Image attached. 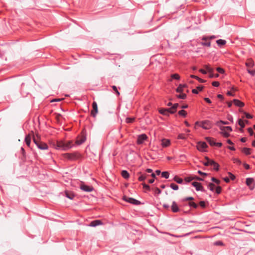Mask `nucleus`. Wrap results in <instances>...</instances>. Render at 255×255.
Here are the masks:
<instances>
[{
    "label": "nucleus",
    "instance_id": "4468645a",
    "mask_svg": "<svg viewBox=\"0 0 255 255\" xmlns=\"http://www.w3.org/2000/svg\"><path fill=\"white\" fill-rule=\"evenodd\" d=\"M31 136H32V133L31 132V133L26 135L25 138V141L26 142V144L29 147L30 146L31 142Z\"/></svg>",
    "mask_w": 255,
    "mask_h": 255
},
{
    "label": "nucleus",
    "instance_id": "338daca9",
    "mask_svg": "<svg viewBox=\"0 0 255 255\" xmlns=\"http://www.w3.org/2000/svg\"><path fill=\"white\" fill-rule=\"evenodd\" d=\"M56 120H57V122H59L60 121L61 115H59V114H57L56 116Z\"/></svg>",
    "mask_w": 255,
    "mask_h": 255
},
{
    "label": "nucleus",
    "instance_id": "09e8293b",
    "mask_svg": "<svg viewBox=\"0 0 255 255\" xmlns=\"http://www.w3.org/2000/svg\"><path fill=\"white\" fill-rule=\"evenodd\" d=\"M211 180L212 181L215 182L217 184H219L220 183V181L219 180L216 179L214 177H212Z\"/></svg>",
    "mask_w": 255,
    "mask_h": 255
},
{
    "label": "nucleus",
    "instance_id": "a211bd4d",
    "mask_svg": "<svg viewBox=\"0 0 255 255\" xmlns=\"http://www.w3.org/2000/svg\"><path fill=\"white\" fill-rule=\"evenodd\" d=\"M210 165L212 166L214 170L217 171L219 170V165L214 160H212V161H210Z\"/></svg>",
    "mask_w": 255,
    "mask_h": 255
},
{
    "label": "nucleus",
    "instance_id": "bb28decb",
    "mask_svg": "<svg viewBox=\"0 0 255 255\" xmlns=\"http://www.w3.org/2000/svg\"><path fill=\"white\" fill-rule=\"evenodd\" d=\"M85 139H86V137L85 136H83L81 138V139H77L76 141V143L77 144H79V145L81 144L85 141Z\"/></svg>",
    "mask_w": 255,
    "mask_h": 255
},
{
    "label": "nucleus",
    "instance_id": "864d4df0",
    "mask_svg": "<svg viewBox=\"0 0 255 255\" xmlns=\"http://www.w3.org/2000/svg\"><path fill=\"white\" fill-rule=\"evenodd\" d=\"M222 188L220 186H218L216 189V192L217 194H220L221 192Z\"/></svg>",
    "mask_w": 255,
    "mask_h": 255
},
{
    "label": "nucleus",
    "instance_id": "e2e57ef3",
    "mask_svg": "<svg viewBox=\"0 0 255 255\" xmlns=\"http://www.w3.org/2000/svg\"><path fill=\"white\" fill-rule=\"evenodd\" d=\"M178 138L179 139H185V137L184 134H180L178 135Z\"/></svg>",
    "mask_w": 255,
    "mask_h": 255
},
{
    "label": "nucleus",
    "instance_id": "8fccbe9b",
    "mask_svg": "<svg viewBox=\"0 0 255 255\" xmlns=\"http://www.w3.org/2000/svg\"><path fill=\"white\" fill-rule=\"evenodd\" d=\"M217 71L219 73H221V74L224 73V72H225L223 68H220V67H218V68H217Z\"/></svg>",
    "mask_w": 255,
    "mask_h": 255
},
{
    "label": "nucleus",
    "instance_id": "f8f14e48",
    "mask_svg": "<svg viewBox=\"0 0 255 255\" xmlns=\"http://www.w3.org/2000/svg\"><path fill=\"white\" fill-rule=\"evenodd\" d=\"M192 184L194 187L196 188V190L202 191H204V188L201 185V183L197 182H193Z\"/></svg>",
    "mask_w": 255,
    "mask_h": 255
},
{
    "label": "nucleus",
    "instance_id": "72a5a7b5",
    "mask_svg": "<svg viewBox=\"0 0 255 255\" xmlns=\"http://www.w3.org/2000/svg\"><path fill=\"white\" fill-rule=\"evenodd\" d=\"M161 175L163 177L165 178L166 179L168 178L169 174L167 171H164L162 172Z\"/></svg>",
    "mask_w": 255,
    "mask_h": 255
},
{
    "label": "nucleus",
    "instance_id": "a19ab883",
    "mask_svg": "<svg viewBox=\"0 0 255 255\" xmlns=\"http://www.w3.org/2000/svg\"><path fill=\"white\" fill-rule=\"evenodd\" d=\"M194 179H195V177H194V176H190V177L185 178V180L187 182H189Z\"/></svg>",
    "mask_w": 255,
    "mask_h": 255
},
{
    "label": "nucleus",
    "instance_id": "aec40b11",
    "mask_svg": "<svg viewBox=\"0 0 255 255\" xmlns=\"http://www.w3.org/2000/svg\"><path fill=\"white\" fill-rule=\"evenodd\" d=\"M161 144L163 147H167L170 144V140L166 139H163L162 140Z\"/></svg>",
    "mask_w": 255,
    "mask_h": 255
},
{
    "label": "nucleus",
    "instance_id": "cd10ccee",
    "mask_svg": "<svg viewBox=\"0 0 255 255\" xmlns=\"http://www.w3.org/2000/svg\"><path fill=\"white\" fill-rule=\"evenodd\" d=\"M206 161L203 162V164L205 166H209L210 165V161L212 160L210 159L208 157H205Z\"/></svg>",
    "mask_w": 255,
    "mask_h": 255
},
{
    "label": "nucleus",
    "instance_id": "a878e982",
    "mask_svg": "<svg viewBox=\"0 0 255 255\" xmlns=\"http://www.w3.org/2000/svg\"><path fill=\"white\" fill-rule=\"evenodd\" d=\"M159 112L161 114H162L163 115L165 116H168V110L167 109H160L159 110Z\"/></svg>",
    "mask_w": 255,
    "mask_h": 255
},
{
    "label": "nucleus",
    "instance_id": "0e129e2a",
    "mask_svg": "<svg viewBox=\"0 0 255 255\" xmlns=\"http://www.w3.org/2000/svg\"><path fill=\"white\" fill-rule=\"evenodd\" d=\"M199 204L203 208H204L205 207V203L204 201L200 202Z\"/></svg>",
    "mask_w": 255,
    "mask_h": 255
},
{
    "label": "nucleus",
    "instance_id": "4be33fe9",
    "mask_svg": "<svg viewBox=\"0 0 255 255\" xmlns=\"http://www.w3.org/2000/svg\"><path fill=\"white\" fill-rule=\"evenodd\" d=\"M65 150H67L72 147V142L71 141H68L66 142H65Z\"/></svg>",
    "mask_w": 255,
    "mask_h": 255
},
{
    "label": "nucleus",
    "instance_id": "603ef678",
    "mask_svg": "<svg viewBox=\"0 0 255 255\" xmlns=\"http://www.w3.org/2000/svg\"><path fill=\"white\" fill-rule=\"evenodd\" d=\"M233 162L234 163H238L239 164L241 163V161L238 158H234L233 159Z\"/></svg>",
    "mask_w": 255,
    "mask_h": 255
},
{
    "label": "nucleus",
    "instance_id": "b1692460",
    "mask_svg": "<svg viewBox=\"0 0 255 255\" xmlns=\"http://www.w3.org/2000/svg\"><path fill=\"white\" fill-rule=\"evenodd\" d=\"M186 85L180 84L176 89V91L179 93H182L183 91V88L186 87Z\"/></svg>",
    "mask_w": 255,
    "mask_h": 255
},
{
    "label": "nucleus",
    "instance_id": "37998d69",
    "mask_svg": "<svg viewBox=\"0 0 255 255\" xmlns=\"http://www.w3.org/2000/svg\"><path fill=\"white\" fill-rule=\"evenodd\" d=\"M189 205L191 207H192L194 208H197L198 205L194 202H191L189 203Z\"/></svg>",
    "mask_w": 255,
    "mask_h": 255
},
{
    "label": "nucleus",
    "instance_id": "bf43d9fd",
    "mask_svg": "<svg viewBox=\"0 0 255 255\" xmlns=\"http://www.w3.org/2000/svg\"><path fill=\"white\" fill-rule=\"evenodd\" d=\"M179 106V104L178 103L174 104L172 106V109L173 110H175L176 111L177 107Z\"/></svg>",
    "mask_w": 255,
    "mask_h": 255
},
{
    "label": "nucleus",
    "instance_id": "f704fd0d",
    "mask_svg": "<svg viewBox=\"0 0 255 255\" xmlns=\"http://www.w3.org/2000/svg\"><path fill=\"white\" fill-rule=\"evenodd\" d=\"M178 114L180 116H183L185 117L187 115V112L185 111L182 110L178 112Z\"/></svg>",
    "mask_w": 255,
    "mask_h": 255
},
{
    "label": "nucleus",
    "instance_id": "de8ad7c7",
    "mask_svg": "<svg viewBox=\"0 0 255 255\" xmlns=\"http://www.w3.org/2000/svg\"><path fill=\"white\" fill-rule=\"evenodd\" d=\"M239 125L242 128H244L245 127L244 122L241 119L239 120Z\"/></svg>",
    "mask_w": 255,
    "mask_h": 255
},
{
    "label": "nucleus",
    "instance_id": "0eeeda50",
    "mask_svg": "<svg viewBox=\"0 0 255 255\" xmlns=\"http://www.w3.org/2000/svg\"><path fill=\"white\" fill-rule=\"evenodd\" d=\"M123 199L128 202V203H130L131 204H134V205H138L140 204V202L132 198H130V197H128L126 196H123Z\"/></svg>",
    "mask_w": 255,
    "mask_h": 255
},
{
    "label": "nucleus",
    "instance_id": "6e6552de",
    "mask_svg": "<svg viewBox=\"0 0 255 255\" xmlns=\"http://www.w3.org/2000/svg\"><path fill=\"white\" fill-rule=\"evenodd\" d=\"M201 126L205 129H210L212 127V124L209 121H204L202 122Z\"/></svg>",
    "mask_w": 255,
    "mask_h": 255
},
{
    "label": "nucleus",
    "instance_id": "473e14b6",
    "mask_svg": "<svg viewBox=\"0 0 255 255\" xmlns=\"http://www.w3.org/2000/svg\"><path fill=\"white\" fill-rule=\"evenodd\" d=\"M135 120L134 118H127L126 119V122L127 123H132Z\"/></svg>",
    "mask_w": 255,
    "mask_h": 255
},
{
    "label": "nucleus",
    "instance_id": "9d476101",
    "mask_svg": "<svg viewBox=\"0 0 255 255\" xmlns=\"http://www.w3.org/2000/svg\"><path fill=\"white\" fill-rule=\"evenodd\" d=\"M246 184L251 190H253L255 187L254 180L253 178H247L246 179Z\"/></svg>",
    "mask_w": 255,
    "mask_h": 255
},
{
    "label": "nucleus",
    "instance_id": "58836bf2",
    "mask_svg": "<svg viewBox=\"0 0 255 255\" xmlns=\"http://www.w3.org/2000/svg\"><path fill=\"white\" fill-rule=\"evenodd\" d=\"M167 110H168V115H169V114H174L176 111L175 110H173L172 107L170 108L167 109Z\"/></svg>",
    "mask_w": 255,
    "mask_h": 255
},
{
    "label": "nucleus",
    "instance_id": "1a4fd4ad",
    "mask_svg": "<svg viewBox=\"0 0 255 255\" xmlns=\"http://www.w3.org/2000/svg\"><path fill=\"white\" fill-rule=\"evenodd\" d=\"M93 110L91 112V115L93 117H95L98 112V106L96 102H94L92 104Z\"/></svg>",
    "mask_w": 255,
    "mask_h": 255
},
{
    "label": "nucleus",
    "instance_id": "6e6d98bb",
    "mask_svg": "<svg viewBox=\"0 0 255 255\" xmlns=\"http://www.w3.org/2000/svg\"><path fill=\"white\" fill-rule=\"evenodd\" d=\"M142 185H143V187L144 188L146 189L147 190H150V187H149V185H146L145 183H143Z\"/></svg>",
    "mask_w": 255,
    "mask_h": 255
},
{
    "label": "nucleus",
    "instance_id": "e433bc0d",
    "mask_svg": "<svg viewBox=\"0 0 255 255\" xmlns=\"http://www.w3.org/2000/svg\"><path fill=\"white\" fill-rule=\"evenodd\" d=\"M177 97L181 99H185L186 98V95L185 94L182 93L179 95H178Z\"/></svg>",
    "mask_w": 255,
    "mask_h": 255
},
{
    "label": "nucleus",
    "instance_id": "ddd939ff",
    "mask_svg": "<svg viewBox=\"0 0 255 255\" xmlns=\"http://www.w3.org/2000/svg\"><path fill=\"white\" fill-rule=\"evenodd\" d=\"M63 156L68 159L73 160L76 158L77 155L76 153H65Z\"/></svg>",
    "mask_w": 255,
    "mask_h": 255
},
{
    "label": "nucleus",
    "instance_id": "680f3d73",
    "mask_svg": "<svg viewBox=\"0 0 255 255\" xmlns=\"http://www.w3.org/2000/svg\"><path fill=\"white\" fill-rule=\"evenodd\" d=\"M194 198L192 197H186L185 199H183V201H190V200H193Z\"/></svg>",
    "mask_w": 255,
    "mask_h": 255
},
{
    "label": "nucleus",
    "instance_id": "3c124183",
    "mask_svg": "<svg viewBox=\"0 0 255 255\" xmlns=\"http://www.w3.org/2000/svg\"><path fill=\"white\" fill-rule=\"evenodd\" d=\"M154 191L155 193H156V194H159L161 193V190L157 187H156L154 189Z\"/></svg>",
    "mask_w": 255,
    "mask_h": 255
},
{
    "label": "nucleus",
    "instance_id": "f03ea898",
    "mask_svg": "<svg viewBox=\"0 0 255 255\" xmlns=\"http://www.w3.org/2000/svg\"><path fill=\"white\" fill-rule=\"evenodd\" d=\"M245 65L247 67L248 72L252 76H254L255 75V69H251V68H253L255 65L254 61L252 59H248Z\"/></svg>",
    "mask_w": 255,
    "mask_h": 255
},
{
    "label": "nucleus",
    "instance_id": "79ce46f5",
    "mask_svg": "<svg viewBox=\"0 0 255 255\" xmlns=\"http://www.w3.org/2000/svg\"><path fill=\"white\" fill-rule=\"evenodd\" d=\"M171 77L173 79L179 80L180 79V76L177 74H174L171 75Z\"/></svg>",
    "mask_w": 255,
    "mask_h": 255
},
{
    "label": "nucleus",
    "instance_id": "6ab92c4d",
    "mask_svg": "<svg viewBox=\"0 0 255 255\" xmlns=\"http://www.w3.org/2000/svg\"><path fill=\"white\" fill-rule=\"evenodd\" d=\"M233 102L234 104L238 107H242L244 106V103L239 100L234 99Z\"/></svg>",
    "mask_w": 255,
    "mask_h": 255
},
{
    "label": "nucleus",
    "instance_id": "412c9836",
    "mask_svg": "<svg viewBox=\"0 0 255 255\" xmlns=\"http://www.w3.org/2000/svg\"><path fill=\"white\" fill-rule=\"evenodd\" d=\"M206 140L209 142V143L213 146L215 145L216 142L214 140V139L209 137H206Z\"/></svg>",
    "mask_w": 255,
    "mask_h": 255
},
{
    "label": "nucleus",
    "instance_id": "20e7f679",
    "mask_svg": "<svg viewBox=\"0 0 255 255\" xmlns=\"http://www.w3.org/2000/svg\"><path fill=\"white\" fill-rule=\"evenodd\" d=\"M220 129L222 131V134L225 137H228L229 136V132H231L232 130L231 127H220Z\"/></svg>",
    "mask_w": 255,
    "mask_h": 255
},
{
    "label": "nucleus",
    "instance_id": "c03bdc74",
    "mask_svg": "<svg viewBox=\"0 0 255 255\" xmlns=\"http://www.w3.org/2000/svg\"><path fill=\"white\" fill-rule=\"evenodd\" d=\"M214 244L215 246H224V243L220 241L216 242L215 243H214Z\"/></svg>",
    "mask_w": 255,
    "mask_h": 255
},
{
    "label": "nucleus",
    "instance_id": "69168bd1",
    "mask_svg": "<svg viewBox=\"0 0 255 255\" xmlns=\"http://www.w3.org/2000/svg\"><path fill=\"white\" fill-rule=\"evenodd\" d=\"M248 131L250 133L251 135H253L254 131H253V129L252 128H248Z\"/></svg>",
    "mask_w": 255,
    "mask_h": 255
},
{
    "label": "nucleus",
    "instance_id": "5fc2aeb1",
    "mask_svg": "<svg viewBox=\"0 0 255 255\" xmlns=\"http://www.w3.org/2000/svg\"><path fill=\"white\" fill-rule=\"evenodd\" d=\"M220 85V83L218 81H214L212 82V85L215 87H218Z\"/></svg>",
    "mask_w": 255,
    "mask_h": 255
},
{
    "label": "nucleus",
    "instance_id": "2eb2a0df",
    "mask_svg": "<svg viewBox=\"0 0 255 255\" xmlns=\"http://www.w3.org/2000/svg\"><path fill=\"white\" fill-rule=\"evenodd\" d=\"M65 196L69 199L72 200L75 197V194L73 192L65 191Z\"/></svg>",
    "mask_w": 255,
    "mask_h": 255
},
{
    "label": "nucleus",
    "instance_id": "c9c22d12",
    "mask_svg": "<svg viewBox=\"0 0 255 255\" xmlns=\"http://www.w3.org/2000/svg\"><path fill=\"white\" fill-rule=\"evenodd\" d=\"M170 187L174 190H177L178 189V186L175 184L172 183L170 184Z\"/></svg>",
    "mask_w": 255,
    "mask_h": 255
},
{
    "label": "nucleus",
    "instance_id": "774afa93",
    "mask_svg": "<svg viewBox=\"0 0 255 255\" xmlns=\"http://www.w3.org/2000/svg\"><path fill=\"white\" fill-rule=\"evenodd\" d=\"M245 114L246 117L247 118H248V119L252 118V116L251 115H250L249 114L245 113Z\"/></svg>",
    "mask_w": 255,
    "mask_h": 255
},
{
    "label": "nucleus",
    "instance_id": "13d9d810",
    "mask_svg": "<svg viewBox=\"0 0 255 255\" xmlns=\"http://www.w3.org/2000/svg\"><path fill=\"white\" fill-rule=\"evenodd\" d=\"M202 44L203 45H205V46H207L208 47H210L211 46V43L210 42H202Z\"/></svg>",
    "mask_w": 255,
    "mask_h": 255
},
{
    "label": "nucleus",
    "instance_id": "9b49d317",
    "mask_svg": "<svg viewBox=\"0 0 255 255\" xmlns=\"http://www.w3.org/2000/svg\"><path fill=\"white\" fill-rule=\"evenodd\" d=\"M147 138V136L145 134H142L141 135H139L138 136L137 138V143L138 144H141L143 142L144 140H145Z\"/></svg>",
    "mask_w": 255,
    "mask_h": 255
},
{
    "label": "nucleus",
    "instance_id": "393cba45",
    "mask_svg": "<svg viewBox=\"0 0 255 255\" xmlns=\"http://www.w3.org/2000/svg\"><path fill=\"white\" fill-rule=\"evenodd\" d=\"M251 149L250 148L246 147L243 148L242 149V151L246 155H250L251 154Z\"/></svg>",
    "mask_w": 255,
    "mask_h": 255
},
{
    "label": "nucleus",
    "instance_id": "f257e3e1",
    "mask_svg": "<svg viewBox=\"0 0 255 255\" xmlns=\"http://www.w3.org/2000/svg\"><path fill=\"white\" fill-rule=\"evenodd\" d=\"M31 132L32 133L33 140L37 146L40 149H47L48 148L47 145L40 141V136L38 134H36L34 135V132L32 131H31Z\"/></svg>",
    "mask_w": 255,
    "mask_h": 255
},
{
    "label": "nucleus",
    "instance_id": "5701e85b",
    "mask_svg": "<svg viewBox=\"0 0 255 255\" xmlns=\"http://www.w3.org/2000/svg\"><path fill=\"white\" fill-rule=\"evenodd\" d=\"M122 176L125 179H128L129 177V173L126 170H123L121 172Z\"/></svg>",
    "mask_w": 255,
    "mask_h": 255
},
{
    "label": "nucleus",
    "instance_id": "4d7b16f0",
    "mask_svg": "<svg viewBox=\"0 0 255 255\" xmlns=\"http://www.w3.org/2000/svg\"><path fill=\"white\" fill-rule=\"evenodd\" d=\"M112 88L113 89V90L116 92V93L118 95H120V93L118 91V89H117V88L116 87V86H112Z\"/></svg>",
    "mask_w": 255,
    "mask_h": 255
},
{
    "label": "nucleus",
    "instance_id": "7ed1b4c3",
    "mask_svg": "<svg viewBox=\"0 0 255 255\" xmlns=\"http://www.w3.org/2000/svg\"><path fill=\"white\" fill-rule=\"evenodd\" d=\"M79 186L82 190L87 192H92L94 190L93 186L87 185L82 181H80Z\"/></svg>",
    "mask_w": 255,
    "mask_h": 255
},
{
    "label": "nucleus",
    "instance_id": "2f4dec72",
    "mask_svg": "<svg viewBox=\"0 0 255 255\" xmlns=\"http://www.w3.org/2000/svg\"><path fill=\"white\" fill-rule=\"evenodd\" d=\"M174 180L179 184L182 183L183 182V180L177 176L174 177Z\"/></svg>",
    "mask_w": 255,
    "mask_h": 255
},
{
    "label": "nucleus",
    "instance_id": "dca6fc26",
    "mask_svg": "<svg viewBox=\"0 0 255 255\" xmlns=\"http://www.w3.org/2000/svg\"><path fill=\"white\" fill-rule=\"evenodd\" d=\"M171 209L173 212H177L179 211V209L175 201H173L172 202V204L171 206Z\"/></svg>",
    "mask_w": 255,
    "mask_h": 255
},
{
    "label": "nucleus",
    "instance_id": "49530a36",
    "mask_svg": "<svg viewBox=\"0 0 255 255\" xmlns=\"http://www.w3.org/2000/svg\"><path fill=\"white\" fill-rule=\"evenodd\" d=\"M146 178V176L144 175H141L139 177H138V180L140 181H143L144 180H145Z\"/></svg>",
    "mask_w": 255,
    "mask_h": 255
},
{
    "label": "nucleus",
    "instance_id": "f3484780",
    "mask_svg": "<svg viewBox=\"0 0 255 255\" xmlns=\"http://www.w3.org/2000/svg\"><path fill=\"white\" fill-rule=\"evenodd\" d=\"M102 222L100 220H95L91 222L90 226L91 227H96L97 226L101 225Z\"/></svg>",
    "mask_w": 255,
    "mask_h": 255
},
{
    "label": "nucleus",
    "instance_id": "423d86ee",
    "mask_svg": "<svg viewBox=\"0 0 255 255\" xmlns=\"http://www.w3.org/2000/svg\"><path fill=\"white\" fill-rule=\"evenodd\" d=\"M207 145L205 142H198L197 145V148L200 151H205L206 148L207 147Z\"/></svg>",
    "mask_w": 255,
    "mask_h": 255
},
{
    "label": "nucleus",
    "instance_id": "7c9ffc66",
    "mask_svg": "<svg viewBox=\"0 0 255 255\" xmlns=\"http://www.w3.org/2000/svg\"><path fill=\"white\" fill-rule=\"evenodd\" d=\"M221 124L227 125V124H228V122H224L223 121H220L216 123V125L217 126L219 127V128H220V127H223L221 125Z\"/></svg>",
    "mask_w": 255,
    "mask_h": 255
},
{
    "label": "nucleus",
    "instance_id": "052dcab7",
    "mask_svg": "<svg viewBox=\"0 0 255 255\" xmlns=\"http://www.w3.org/2000/svg\"><path fill=\"white\" fill-rule=\"evenodd\" d=\"M228 174L229 175L230 178L232 180H234L235 178V176L232 173H231V172H229Z\"/></svg>",
    "mask_w": 255,
    "mask_h": 255
},
{
    "label": "nucleus",
    "instance_id": "39448f33",
    "mask_svg": "<svg viewBox=\"0 0 255 255\" xmlns=\"http://www.w3.org/2000/svg\"><path fill=\"white\" fill-rule=\"evenodd\" d=\"M65 142L63 141H57L53 142L52 143V145L53 147L56 149L62 148L65 150Z\"/></svg>",
    "mask_w": 255,
    "mask_h": 255
},
{
    "label": "nucleus",
    "instance_id": "ea45409f",
    "mask_svg": "<svg viewBox=\"0 0 255 255\" xmlns=\"http://www.w3.org/2000/svg\"><path fill=\"white\" fill-rule=\"evenodd\" d=\"M208 187L211 191H214L215 186L213 183H210L209 184Z\"/></svg>",
    "mask_w": 255,
    "mask_h": 255
},
{
    "label": "nucleus",
    "instance_id": "a18cd8bd",
    "mask_svg": "<svg viewBox=\"0 0 255 255\" xmlns=\"http://www.w3.org/2000/svg\"><path fill=\"white\" fill-rule=\"evenodd\" d=\"M214 38H215V36L213 35V36H211L210 37H204L202 38V40L206 41L207 40L211 39H214Z\"/></svg>",
    "mask_w": 255,
    "mask_h": 255
},
{
    "label": "nucleus",
    "instance_id": "4c0bfd02",
    "mask_svg": "<svg viewBox=\"0 0 255 255\" xmlns=\"http://www.w3.org/2000/svg\"><path fill=\"white\" fill-rule=\"evenodd\" d=\"M209 76L211 78H212L213 77H218L219 76V74H214L213 73V72H211L209 73Z\"/></svg>",
    "mask_w": 255,
    "mask_h": 255
},
{
    "label": "nucleus",
    "instance_id": "c85d7f7f",
    "mask_svg": "<svg viewBox=\"0 0 255 255\" xmlns=\"http://www.w3.org/2000/svg\"><path fill=\"white\" fill-rule=\"evenodd\" d=\"M216 42L218 45H224L226 44V41L225 40L219 39L216 41Z\"/></svg>",
    "mask_w": 255,
    "mask_h": 255
},
{
    "label": "nucleus",
    "instance_id": "c756f323",
    "mask_svg": "<svg viewBox=\"0 0 255 255\" xmlns=\"http://www.w3.org/2000/svg\"><path fill=\"white\" fill-rule=\"evenodd\" d=\"M205 68L208 71L209 73L214 71L213 68H211L209 65H205L204 66Z\"/></svg>",
    "mask_w": 255,
    "mask_h": 255
}]
</instances>
